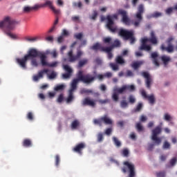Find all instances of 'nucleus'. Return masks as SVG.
Returning <instances> with one entry per match:
<instances>
[{
    "instance_id": "f257e3e1",
    "label": "nucleus",
    "mask_w": 177,
    "mask_h": 177,
    "mask_svg": "<svg viewBox=\"0 0 177 177\" xmlns=\"http://www.w3.org/2000/svg\"><path fill=\"white\" fill-rule=\"evenodd\" d=\"M96 78L99 80H103V75H95L92 76L90 73H87L84 75V72L82 71H79L77 74V78L73 79L71 82V89L69 90V94L66 99V103H71L73 100H74V95L73 92L77 89V85L80 81L83 82V84H86V85H91L93 82H95Z\"/></svg>"
},
{
    "instance_id": "f03ea898",
    "label": "nucleus",
    "mask_w": 177,
    "mask_h": 177,
    "mask_svg": "<svg viewBox=\"0 0 177 177\" xmlns=\"http://www.w3.org/2000/svg\"><path fill=\"white\" fill-rule=\"evenodd\" d=\"M19 24H20V21L12 18V17L6 16L0 21V28L5 27L7 30L6 31V35L12 38V39H17V35L12 34L10 31L15 30L16 26H19Z\"/></svg>"
},
{
    "instance_id": "7ed1b4c3",
    "label": "nucleus",
    "mask_w": 177,
    "mask_h": 177,
    "mask_svg": "<svg viewBox=\"0 0 177 177\" xmlns=\"http://www.w3.org/2000/svg\"><path fill=\"white\" fill-rule=\"evenodd\" d=\"M147 42H150L151 44H153V45H157L158 43V41L157 40V36H156V33H154V31H151L150 33V37H144L142 39V44L139 48L140 50H147V52H149V50H151V46L149 45H147Z\"/></svg>"
},
{
    "instance_id": "20e7f679",
    "label": "nucleus",
    "mask_w": 177,
    "mask_h": 177,
    "mask_svg": "<svg viewBox=\"0 0 177 177\" xmlns=\"http://www.w3.org/2000/svg\"><path fill=\"white\" fill-rule=\"evenodd\" d=\"M85 45H86V40H82L81 45L77 49L76 55H74L73 50H71L68 53V62L70 63H75L77 60H80V59H81L84 55V51L81 50V48L82 46H85Z\"/></svg>"
},
{
    "instance_id": "39448f33",
    "label": "nucleus",
    "mask_w": 177,
    "mask_h": 177,
    "mask_svg": "<svg viewBox=\"0 0 177 177\" xmlns=\"http://www.w3.org/2000/svg\"><path fill=\"white\" fill-rule=\"evenodd\" d=\"M126 91H129V92H133L135 91V86L131 84V85H123L121 88H117L115 87L113 89V93L112 95V99L113 102H118V94H122L124 92Z\"/></svg>"
},
{
    "instance_id": "423d86ee",
    "label": "nucleus",
    "mask_w": 177,
    "mask_h": 177,
    "mask_svg": "<svg viewBox=\"0 0 177 177\" xmlns=\"http://www.w3.org/2000/svg\"><path fill=\"white\" fill-rule=\"evenodd\" d=\"M143 13H145V8L143 7V4H140L138 6V12L134 15V19H136L131 22V24H133L134 27H140V23H142V21L143 20V17L142 16Z\"/></svg>"
},
{
    "instance_id": "0eeeda50",
    "label": "nucleus",
    "mask_w": 177,
    "mask_h": 177,
    "mask_svg": "<svg viewBox=\"0 0 177 177\" xmlns=\"http://www.w3.org/2000/svg\"><path fill=\"white\" fill-rule=\"evenodd\" d=\"M119 35L122 37L124 39L128 41L129 39L130 44H133L136 39H135V36H133V30H127L125 29H120L119 32Z\"/></svg>"
},
{
    "instance_id": "6e6552de",
    "label": "nucleus",
    "mask_w": 177,
    "mask_h": 177,
    "mask_svg": "<svg viewBox=\"0 0 177 177\" xmlns=\"http://www.w3.org/2000/svg\"><path fill=\"white\" fill-rule=\"evenodd\" d=\"M113 19H115V20H118V15L114 14L112 16L111 15H107L106 16V28L111 31V32H117V26H114V20Z\"/></svg>"
},
{
    "instance_id": "1a4fd4ad",
    "label": "nucleus",
    "mask_w": 177,
    "mask_h": 177,
    "mask_svg": "<svg viewBox=\"0 0 177 177\" xmlns=\"http://www.w3.org/2000/svg\"><path fill=\"white\" fill-rule=\"evenodd\" d=\"M162 132V129L161 126H157L152 130V136H151V140L155 142V145L159 146L161 145V139L158 138V135H160Z\"/></svg>"
},
{
    "instance_id": "9d476101",
    "label": "nucleus",
    "mask_w": 177,
    "mask_h": 177,
    "mask_svg": "<svg viewBox=\"0 0 177 177\" xmlns=\"http://www.w3.org/2000/svg\"><path fill=\"white\" fill-rule=\"evenodd\" d=\"M93 123L95 125H99V127H102L103 124H105V125H113V120L107 115H105L99 119H95Z\"/></svg>"
},
{
    "instance_id": "9b49d317",
    "label": "nucleus",
    "mask_w": 177,
    "mask_h": 177,
    "mask_svg": "<svg viewBox=\"0 0 177 177\" xmlns=\"http://www.w3.org/2000/svg\"><path fill=\"white\" fill-rule=\"evenodd\" d=\"M174 39L172 37H169L166 41V43L167 44V47H165V45L162 44L160 46L161 50H165L168 53H174V45H172V41H174Z\"/></svg>"
},
{
    "instance_id": "f8f14e48",
    "label": "nucleus",
    "mask_w": 177,
    "mask_h": 177,
    "mask_svg": "<svg viewBox=\"0 0 177 177\" xmlns=\"http://www.w3.org/2000/svg\"><path fill=\"white\" fill-rule=\"evenodd\" d=\"M118 14L122 16L121 21L123 24H125V26H131V19L129 17H128V12H127L125 10L119 9Z\"/></svg>"
},
{
    "instance_id": "ddd939ff",
    "label": "nucleus",
    "mask_w": 177,
    "mask_h": 177,
    "mask_svg": "<svg viewBox=\"0 0 177 177\" xmlns=\"http://www.w3.org/2000/svg\"><path fill=\"white\" fill-rule=\"evenodd\" d=\"M46 6H48L50 9L53 10V13H55V15H60V10H57L53 6V4L50 1H46L44 3H42V4H39V5L37 4L38 9L41 8H46Z\"/></svg>"
},
{
    "instance_id": "4468645a",
    "label": "nucleus",
    "mask_w": 177,
    "mask_h": 177,
    "mask_svg": "<svg viewBox=\"0 0 177 177\" xmlns=\"http://www.w3.org/2000/svg\"><path fill=\"white\" fill-rule=\"evenodd\" d=\"M142 77L145 78V85L147 89H151V84H153V78L150 76V74L147 72L142 73Z\"/></svg>"
},
{
    "instance_id": "2eb2a0df",
    "label": "nucleus",
    "mask_w": 177,
    "mask_h": 177,
    "mask_svg": "<svg viewBox=\"0 0 177 177\" xmlns=\"http://www.w3.org/2000/svg\"><path fill=\"white\" fill-rule=\"evenodd\" d=\"M41 53L37 50V49L31 48L28 52V54L25 56L30 60V59H34L35 57H39Z\"/></svg>"
},
{
    "instance_id": "dca6fc26",
    "label": "nucleus",
    "mask_w": 177,
    "mask_h": 177,
    "mask_svg": "<svg viewBox=\"0 0 177 177\" xmlns=\"http://www.w3.org/2000/svg\"><path fill=\"white\" fill-rule=\"evenodd\" d=\"M28 60H29V59L26 55H24V57L23 58H17L16 59V62H17V64H19V66H20V67H21V68H23L24 70L27 69Z\"/></svg>"
},
{
    "instance_id": "f3484780",
    "label": "nucleus",
    "mask_w": 177,
    "mask_h": 177,
    "mask_svg": "<svg viewBox=\"0 0 177 177\" xmlns=\"http://www.w3.org/2000/svg\"><path fill=\"white\" fill-rule=\"evenodd\" d=\"M141 95L142 97H144V99H147L150 104H154V103H156V97H154V94H151L150 95H147V93H146V91L145 90H142Z\"/></svg>"
},
{
    "instance_id": "a211bd4d",
    "label": "nucleus",
    "mask_w": 177,
    "mask_h": 177,
    "mask_svg": "<svg viewBox=\"0 0 177 177\" xmlns=\"http://www.w3.org/2000/svg\"><path fill=\"white\" fill-rule=\"evenodd\" d=\"M48 73H49L48 69H44V70L39 71L37 75H33V77H32L33 81H35V82H37V81H39V80H41V78H44V74H46Z\"/></svg>"
},
{
    "instance_id": "6ab92c4d",
    "label": "nucleus",
    "mask_w": 177,
    "mask_h": 177,
    "mask_svg": "<svg viewBox=\"0 0 177 177\" xmlns=\"http://www.w3.org/2000/svg\"><path fill=\"white\" fill-rule=\"evenodd\" d=\"M83 106H90L91 107H95L96 106V101L91 100L89 97H86L82 102Z\"/></svg>"
},
{
    "instance_id": "aec40b11",
    "label": "nucleus",
    "mask_w": 177,
    "mask_h": 177,
    "mask_svg": "<svg viewBox=\"0 0 177 177\" xmlns=\"http://www.w3.org/2000/svg\"><path fill=\"white\" fill-rule=\"evenodd\" d=\"M63 67L65 71L67 72V73H64L62 75V77L65 80H67V78H70L71 77V73H73V69H71V68H70L68 65H64Z\"/></svg>"
},
{
    "instance_id": "412c9836",
    "label": "nucleus",
    "mask_w": 177,
    "mask_h": 177,
    "mask_svg": "<svg viewBox=\"0 0 177 177\" xmlns=\"http://www.w3.org/2000/svg\"><path fill=\"white\" fill-rule=\"evenodd\" d=\"M85 149V143L81 142L77 144L74 148L73 151H75V153H79V154H81L82 150Z\"/></svg>"
},
{
    "instance_id": "4be33fe9",
    "label": "nucleus",
    "mask_w": 177,
    "mask_h": 177,
    "mask_svg": "<svg viewBox=\"0 0 177 177\" xmlns=\"http://www.w3.org/2000/svg\"><path fill=\"white\" fill-rule=\"evenodd\" d=\"M92 77H95V75H102V79L100 80L98 77L95 78V81H96V80H99V81H103V80L104 79V77H107V78H110L113 76V73H111V72H107L106 73L104 74V75H102V74H97V72H96V71H95L93 72V75H91Z\"/></svg>"
},
{
    "instance_id": "5701e85b",
    "label": "nucleus",
    "mask_w": 177,
    "mask_h": 177,
    "mask_svg": "<svg viewBox=\"0 0 177 177\" xmlns=\"http://www.w3.org/2000/svg\"><path fill=\"white\" fill-rule=\"evenodd\" d=\"M39 57L40 58V61L41 63V66L43 67L47 66L49 64L48 62H46V55L45 54H43L42 53L39 55Z\"/></svg>"
},
{
    "instance_id": "b1692460",
    "label": "nucleus",
    "mask_w": 177,
    "mask_h": 177,
    "mask_svg": "<svg viewBox=\"0 0 177 177\" xmlns=\"http://www.w3.org/2000/svg\"><path fill=\"white\" fill-rule=\"evenodd\" d=\"M151 57L153 59V64L156 66V67H159L160 63L158 62V59L157 58L158 57V54L157 53H152L151 54Z\"/></svg>"
},
{
    "instance_id": "393cba45",
    "label": "nucleus",
    "mask_w": 177,
    "mask_h": 177,
    "mask_svg": "<svg viewBox=\"0 0 177 177\" xmlns=\"http://www.w3.org/2000/svg\"><path fill=\"white\" fill-rule=\"evenodd\" d=\"M31 10H38V4L35 5L33 7H30V6L24 7V13H30Z\"/></svg>"
},
{
    "instance_id": "a878e982",
    "label": "nucleus",
    "mask_w": 177,
    "mask_h": 177,
    "mask_svg": "<svg viewBox=\"0 0 177 177\" xmlns=\"http://www.w3.org/2000/svg\"><path fill=\"white\" fill-rule=\"evenodd\" d=\"M103 52H105L108 55V59L109 60H111L113 59V53H111V50H113V48L111 47H105V49H103Z\"/></svg>"
},
{
    "instance_id": "bb28decb",
    "label": "nucleus",
    "mask_w": 177,
    "mask_h": 177,
    "mask_svg": "<svg viewBox=\"0 0 177 177\" xmlns=\"http://www.w3.org/2000/svg\"><path fill=\"white\" fill-rule=\"evenodd\" d=\"M91 49H93V50H100V52H104L103 49H106V47L102 46L99 43H96L91 47Z\"/></svg>"
},
{
    "instance_id": "cd10ccee",
    "label": "nucleus",
    "mask_w": 177,
    "mask_h": 177,
    "mask_svg": "<svg viewBox=\"0 0 177 177\" xmlns=\"http://www.w3.org/2000/svg\"><path fill=\"white\" fill-rule=\"evenodd\" d=\"M22 146L24 147H32V141H31V140L29 138L24 139L22 142Z\"/></svg>"
},
{
    "instance_id": "c85d7f7f",
    "label": "nucleus",
    "mask_w": 177,
    "mask_h": 177,
    "mask_svg": "<svg viewBox=\"0 0 177 177\" xmlns=\"http://www.w3.org/2000/svg\"><path fill=\"white\" fill-rule=\"evenodd\" d=\"M115 62L116 64H120V66H124L125 64V59L121 55L116 57Z\"/></svg>"
},
{
    "instance_id": "c756f323",
    "label": "nucleus",
    "mask_w": 177,
    "mask_h": 177,
    "mask_svg": "<svg viewBox=\"0 0 177 177\" xmlns=\"http://www.w3.org/2000/svg\"><path fill=\"white\" fill-rule=\"evenodd\" d=\"M88 62H89V60L86 58L80 60L77 64L78 68H82L84 66H86V64H88Z\"/></svg>"
},
{
    "instance_id": "7c9ffc66",
    "label": "nucleus",
    "mask_w": 177,
    "mask_h": 177,
    "mask_svg": "<svg viewBox=\"0 0 177 177\" xmlns=\"http://www.w3.org/2000/svg\"><path fill=\"white\" fill-rule=\"evenodd\" d=\"M145 63L144 61H138L133 62L131 64V67L133 68L134 70H138L140 66H142Z\"/></svg>"
},
{
    "instance_id": "2f4dec72",
    "label": "nucleus",
    "mask_w": 177,
    "mask_h": 177,
    "mask_svg": "<svg viewBox=\"0 0 177 177\" xmlns=\"http://www.w3.org/2000/svg\"><path fill=\"white\" fill-rule=\"evenodd\" d=\"M161 60L164 64V66H168V63L171 62V57L167 55H162L161 57Z\"/></svg>"
},
{
    "instance_id": "473e14b6",
    "label": "nucleus",
    "mask_w": 177,
    "mask_h": 177,
    "mask_svg": "<svg viewBox=\"0 0 177 177\" xmlns=\"http://www.w3.org/2000/svg\"><path fill=\"white\" fill-rule=\"evenodd\" d=\"M80 127V121L75 120L71 124V129H77Z\"/></svg>"
},
{
    "instance_id": "72a5a7b5",
    "label": "nucleus",
    "mask_w": 177,
    "mask_h": 177,
    "mask_svg": "<svg viewBox=\"0 0 177 177\" xmlns=\"http://www.w3.org/2000/svg\"><path fill=\"white\" fill-rule=\"evenodd\" d=\"M120 46H121V42H120L118 39H116L114 41L113 44L109 48H111L112 49H114V48H120Z\"/></svg>"
},
{
    "instance_id": "f704fd0d",
    "label": "nucleus",
    "mask_w": 177,
    "mask_h": 177,
    "mask_svg": "<svg viewBox=\"0 0 177 177\" xmlns=\"http://www.w3.org/2000/svg\"><path fill=\"white\" fill-rule=\"evenodd\" d=\"M136 129H137L138 132H143L145 131V128L142 125V123L138 122L136 124Z\"/></svg>"
},
{
    "instance_id": "c9c22d12",
    "label": "nucleus",
    "mask_w": 177,
    "mask_h": 177,
    "mask_svg": "<svg viewBox=\"0 0 177 177\" xmlns=\"http://www.w3.org/2000/svg\"><path fill=\"white\" fill-rule=\"evenodd\" d=\"M113 142H114V145L116 146V147H121V142L118 140V138L116 137H113Z\"/></svg>"
},
{
    "instance_id": "e433bc0d",
    "label": "nucleus",
    "mask_w": 177,
    "mask_h": 177,
    "mask_svg": "<svg viewBox=\"0 0 177 177\" xmlns=\"http://www.w3.org/2000/svg\"><path fill=\"white\" fill-rule=\"evenodd\" d=\"M31 60V66L33 67H38L39 64L38 61L37 60V58H30Z\"/></svg>"
},
{
    "instance_id": "4c0bfd02",
    "label": "nucleus",
    "mask_w": 177,
    "mask_h": 177,
    "mask_svg": "<svg viewBox=\"0 0 177 177\" xmlns=\"http://www.w3.org/2000/svg\"><path fill=\"white\" fill-rule=\"evenodd\" d=\"M110 66L113 71H118L120 70L118 64L111 63Z\"/></svg>"
},
{
    "instance_id": "58836bf2",
    "label": "nucleus",
    "mask_w": 177,
    "mask_h": 177,
    "mask_svg": "<svg viewBox=\"0 0 177 177\" xmlns=\"http://www.w3.org/2000/svg\"><path fill=\"white\" fill-rule=\"evenodd\" d=\"M73 6H74V8H78L79 9H82V1L74 2L73 3Z\"/></svg>"
},
{
    "instance_id": "ea45409f",
    "label": "nucleus",
    "mask_w": 177,
    "mask_h": 177,
    "mask_svg": "<svg viewBox=\"0 0 177 177\" xmlns=\"http://www.w3.org/2000/svg\"><path fill=\"white\" fill-rule=\"evenodd\" d=\"M176 162H177L176 157L171 158L169 160L170 167H175V165H176Z\"/></svg>"
},
{
    "instance_id": "a19ab883",
    "label": "nucleus",
    "mask_w": 177,
    "mask_h": 177,
    "mask_svg": "<svg viewBox=\"0 0 177 177\" xmlns=\"http://www.w3.org/2000/svg\"><path fill=\"white\" fill-rule=\"evenodd\" d=\"M96 102H98L100 104H107V103H110V100L109 99L98 100H96Z\"/></svg>"
},
{
    "instance_id": "79ce46f5",
    "label": "nucleus",
    "mask_w": 177,
    "mask_h": 177,
    "mask_svg": "<svg viewBox=\"0 0 177 177\" xmlns=\"http://www.w3.org/2000/svg\"><path fill=\"white\" fill-rule=\"evenodd\" d=\"M166 172L165 171H158L156 173V175L157 177H165L166 176Z\"/></svg>"
},
{
    "instance_id": "37998d69",
    "label": "nucleus",
    "mask_w": 177,
    "mask_h": 177,
    "mask_svg": "<svg viewBox=\"0 0 177 177\" xmlns=\"http://www.w3.org/2000/svg\"><path fill=\"white\" fill-rule=\"evenodd\" d=\"M55 91H63L64 89V84H58L55 87Z\"/></svg>"
},
{
    "instance_id": "c03bdc74",
    "label": "nucleus",
    "mask_w": 177,
    "mask_h": 177,
    "mask_svg": "<svg viewBox=\"0 0 177 177\" xmlns=\"http://www.w3.org/2000/svg\"><path fill=\"white\" fill-rule=\"evenodd\" d=\"M162 16V13L155 12L151 15V17L157 18V17H161Z\"/></svg>"
},
{
    "instance_id": "a18cd8bd",
    "label": "nucleus",
    "mask_w": 177,
    "mask_h": 177,
    "mask_svg": "<svg viewBox=\"0 0 177 177\" xmlns=\"http://www.w3.org/2000/svg\"><path fill=\"white\" fill-rule=\"evenodd\" d=\"M120 107H122V109H127V107H128V102H127L126 100H122L120 102Z\"/></svg>"
},
{
    "instance_id": "49530a36",
    "label": "nucleus",
    "mask_w": 177,
    "mask_h": 177,
    "mask_svg": "<svg viewBox=\"0 0 177 177\" xmlns=\"http://www.w3.org/2000/svg\"><path fill=\"white\" fill-rule=\"evenodd\" d=\"M129 103H131V104H133L135 103V102H136V99L135 98V97L133 95H131L129 97Z\"/></svg>"
},
{
    "instance_id": "de8ad7c7",
    "label": "nucleus",
    "mask_w": 177,
    "mask_h": 177,
    "mask_svg": "<svg viewBox=\"0 0 177 177\" xmlns=\"http://www.w3.org/2000/svg\"><path fill=\"white\" fill-rule=\"evenodd\" d=\"M82 37H84V35L82 34V32H80L74 35V38H75L76 39H79L80 41L82 39Z\"/></svg>"
},
{
    "instance_id": "09e8293b",
    "label": "nucleus",
    "mask_w": 177,
    "mask_h": 177,
    "mask_svg": "<svg viewBox=\"0 0 177 177\" xmlns=\"http://www.w3.org/2000/svg\"><path fill=\"white\" fill-rule=\"evenodd\" d=\"M26 39H27V41H29L30 42H34L35 41H37V39H39V37H26Z\"/></svg>"
},
{
    "instance_id": "8fccbe9b",
    "label": "nucleus",
    "mask_w": 177,
    "mask_h": 177,
    "mask_svg": "<svg viewBox=\"0 0 177 177\" xmlns=\"http://www.w3.org/2000/svg\"><path fill=\"white\" fill-rule=\"evenodd\" d=\"M164 120L165 121H171L172 120V117H171V115L168 113H165Z\"/></svg>"
},
{
    "instance_id": "3c124183",
    "label": "nucleus",
    "mask_w": 177,
    "mask_h": 177,
    "mask_svg": "<svg viewBox=\"0 0 177 177\" xmlns=\"http://www.w3.org/2000/svg\"><path fill=\"white\" fill-rule=\"evenodd\" d=\"M56 77H57V74L55 72L53 71L49 75H48V78L50 80H54V78H56Z\"/></svg>"
},
{
    "instance_id": "603ef678",
    "label": "nucleus",
    "mask_w": 177,
    "mask_h": 177,
    "mask_svg": "<svg viewBox=\"0 0 177 177\" xmlns=\"http://www.w3.org/2000/svg\"><path fill=\"white\" fill-rule=\"evenodd\" d=\"M162 147L163 149H171V144L168 141H165Z\"/></svg>"
},
{
    "instance_id": "864d4df0",
    "label": "nucleus",
    "mask_w": 177,
    "mask_h": 177,
    "mask_svg": "<svg viewBox=\"0 0 177 177\" xmlns=\"http://www.w3.org/2000/svg\"><path fill=\"white\" fill-rule=\"evenodd\" d=\"M143 107V104L142 102H139L136 106V111H140Z\"/></svg>"
},
{
    "instance_id": "5fc2aeb1",
    "label": "nucleus",
    "mask_w": 177,
    "mask_h": 177,
    "mask_svg": "<svg viewBox=\"0 0 177 177\" xmlns=\"http://www.w3.org/2000/svg\"><path fill=\"white\" fill-rule=\"evenodd\" d=\"M59 164H60V156L59 155L55 156V165L56 167H59Z\"/></svg>"
},
{
    "instance_id": "6e6d98bb",
    "label": "nucleus",
    "mask_w": 177,
    "mask_h": 177,
    "mask_svg": "<svg viewBox=\"0 0 177 177\" xmlns=\"http://www.w3.org/2000/svg\"><path fill=\"white\" fill-rule=\"evenodd\" d=\"M104 44H111V37H104L103 39Z\"/></svg>"
},
{
    "instance_id": "4d7b16f0",
    "label": "nucleus",
    "mask_w": 177,
    "mask_h": 177,
    "mask_svg": "<svg viewBox=\"0 0 177 177\" xmlns=\"http://www.w3.org/2000/svg\"><path fill=\"white\" fill-rule=\"evenodd\" d=\"M103 133H99L97 135V142H103Z\"/></svg>"
},
{
    "instance_id": "13d9d810",
    "label": "nucleus",
    "mask_w": 177,
    "mask_h": 177,
    "mask_svg": "<svg viewBox=\"0 0 177 177\" xmlns=\"http://www.w3.org/2000/svg\"><path fill=\"white\" fill-rule=\"evenodd\" d=\"M81 93H93V91L91 90V89H82L81 91Z\"/></svg>"
},
{
    "instance_id": "bf43d9fd",
    "label": "nucleus",
    "mask_w": 177,
    "mask_h": 177,
    "mask_svg": "<svg viewBox=\"0 0 177 177\" xmlns=\"http://www.w3.org/2000/svg\"><path fill=\"white\" fill-rule=\"evenodd\" d=\"M122 155L124 157H128V156H129V151L127 149H123Z\"/></svg>"
},
{
    "instance_id": "052dcab7",
    "label": "nucleus",
    "mask_w": 177,
    "mask_h": 177,
    "mask_svg": "<svg viewBox=\"0 0 177 177\" xmlns=\"http://www.w3.org/2000/svg\"><path fill=\"white\" fill-rule=\"evenodd\" d=\"M64 100V97L63 96V94H60L57 100V102L58 103H62L63 100Z\"/></svg>"
},
{
    "instance_id": "680f3d73",
    "label": "nucleus",
    "mask_w": 177,
    "mask_h": 177,
    "mask_svg": "<svg viewBox=\"0 0 177 177\" xmlns=\"http://www.w3.org/2000/svg\"><path fill=\"white\" fill-rule=\"evenodd\" d=\"M147 120V117L145 115H142L140 118V121L141 122H146V120Z\"/></svg>"
},
{
    "instance_id": "e2e57ef3",
    "label": "nucleus",
    "mask_w": 177,
    "mask_h": 177,
    "mask_svg": "<svg viewBox=\"0 0 177 177\" xmlns=\"http://www.w3.org/2000/svg\"><path fill=\"white\" fill-rule=\"evenodd\" d=\"M59 62H54L51 64H49L48 63V65L47 66V67H57V64H58Z\"/></svg>"
},
{
    "instance_id": "0e129e2a",
    "label": "nucleus",
    "mask_w": 177,
    "mask_h": 177,
    "mask_svg": "<svg viewBox=\"0 0 177 177\" xmlns=\"http://www.w3.org/2000/svg\"><path fill=\"white\" fill-rule=\"evenodd\" d=\"M97 11L95 10V11L93 12V14L92 17H91V19L92 20H96V18H97Z\"/></svg>"
},
{
    "instance_id": "69168bd1",
    "label": "nucleus",
    "mask_w": 177,
    "mask_h": 177,
    "mask_svg": "<svg viewBox=\"0 0 177 177\" xmlns=\"http://www.w3.org/2000/svg\"><path fill=\"white\" fill-rule=\"evenodd\" d=\"M27 118L32 121V120H34V117L32 116V113L29 112L27 115Z\"/></svg>"
},
{
    "instance_id": "338daca9",
    "label": "nucleus",
    "mask_w": 177,
    "mask_h": 177,
    "mask_svg": "<svg viewBox=\"0 0 177 177\" xmlns=\"http://www.w3.org/2000/svg\"><path fill=\"white\" fill-rule=\"evenodd\" d=\"M64 39V37L63 35H61V36L58 37L57 42L59 44H62V42H63Z\"/></svg>"
},
{
    "instance_id": "774afa93",
    "label": "nucleus",
    "mask_w": 177,
    "mask_h": 177,
    "mask_svg": "<svg viewBox=\"0 0 177 177\" xmlns=\"http://www.w3.org/2000/svg\"><path fill=\"white\" fill-rule=\"evenodd\" d=\"M50 55L54 58L57 57V52L55 50H54L53 52H51Z\"/></svg>"
}]
</instances>
